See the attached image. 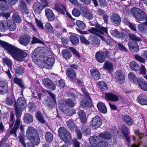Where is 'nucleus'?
I'll return each instance as SVG.
<instances>
[{"instance_id":"1","label":"nucleus","mask_w":147,"mask_h":147,"mask_svg":"<svg viewBox=\"0 0 147 147\" xmlns=\"http://www.w3.org/2000/svg\"><path fill=\"white\" fill-rule=\"evenodd\" d=\"M0 45L3 47L14 59L18 61H22L27 55V53L25 51L1 40Z\"/></svg>"},{"instance_id":"2","label":"nucleus","mask_w":147,"mask_h":147,"mask_svg":"<svg viewBox=\"0 0 147 147\" xmlns=\"http://www.w3.org/2000/svg\"><path fill=\"white\" fill-rule=\"evenodd\" d=\"M43 52L42 50L37 51V49H35L32 54L31 55L32 58L34 62L37 64L41 63L42 61L44 62L45 66L49 69H50L55 62V59L53 56L49 55L44 58L42 55L39 53Z\"/></svg>"},{"instance_id":"3","label":"nucleus","mask_w":147,"mask_h":147,"mask_svg":"<svg viewBox=\"0 0 147 147\" xmlns=\"http://www.w3.org/2000/svg\"><path fill=\"white\" fill-rule=\"evenodd\" d=\"M26 136L31 142V144L38 145L39 144L40 140L37 131L33 127H28L26 132Z\"/></svg>"},{"instance_id":"4","label":"nucleus","mask_w":147,"mask_h":147,"mask_svg":"<svg viewBox=\"0 0 147 147\" xmlns=\"http://www.w3.org/2000/svg\"><path fill=\"white\" fill-rule=\"evenodd\" d=\"M59 136L67 144H71L72 141L70 133L64 127H61L58 130Z\"/></svg>"},{"instance_id":"5","label":"nucleus","mask_w":147,"mask_h":147,"mask_svg":"<svg viewBox=\"0 0 147 147\" xmlns=\"http://www.w3.org/2000/svg\"><path fill=\"white\" fill-rule=\"evenodd\" d=\"M102 121L101 118L98 116L94 117L90 122V125L94 129L100 127L102 124Z\"/></svg>"},{"instance_id":"6","label":"nucleus","mask_w":147,"mask_h":147,"mask_svg":"<svg viewBox=\"0 0 147 147\" xmlns=\"http://www.w3.org/2000/svg\"><path fill=\"white\" fill-rule=\"evenodd\" d=\"M30 39L31 37L29 35H24L19 37V42L21 45L26 46L29 43Z\"/></svg>"},{"instance_id":"7","label":"nucleus","mask_w":147,"mask_h":147,"mask_svg":"<svg viewBox=\"0 0 147 147\" xmlns=\"http://www.w3.org/2000/svg\"><path fill=\"white\" fill-rule=\"evenodd\" d=\"M43 84L47 88L51 90H54L55 88V85L50 79L47 78H45L42 80Z\"/></svg>"},{"instance_id":"8","label":"nucleus","mask_w":147,"mask_h":147,"mask_svg":"<svg viewBox=\"0 0 147 147\" xmlns=\"http://www.w3.org/2000/svg\"><path fill=\"white\" fill-rule=\"evenodd\" d=\"M129 49L134 53H136L139 51V46L137 43L134 41H130L128 42Z\"/></svg>"},{"instance_id":"9","label":"nucleus","mask_w":147,"mask_h":147,"mask_svg":"<svg viewBox=\"0 0 147 147\" xmlns=\"http://www.w3.org/2000/svg\"><path fill=\"white\" fill-rule=\"evenodd\" d=\"M88 99L84 98L80 102L81 107L83 109H86L92 107V100L89 101Z\"/></svg>"},{"instance_id":"10","label":"nucleus","mask_w":147,"mask_h":147,"mask_svg":"<svg viewBox=\"0 0 147 147\" xmlns=\"http://www.w3.org/2000/svg\"><path fill=\"white\" fill-rule=\"evenodd\" d=\"M110 19L111 22L115 26H118L120 24L121 19L118 14L115 13L113 14Z\"/></svg>"},{"instance_id":"11","label":"nucleus","mask_w":147,"mask_h":147,"mask_svg":"<svg viewBox=\"0 0 147 147\" xmlns=\"http://www.w3.org/2000/svg\"><path fill=\"white\" fill-rule=\"evenodd\" d=\"M115 76L116 79L121 84L124 82L125 76L121 70L117 71L115 73Z\"/></svg>"},{"instance_id":"12","label":"nucleus","mask_w":147,"mask_h":147,"mask_svg":"<svg viewBox=\"0 0 147 147\" xmlns=\"http://www.w3.org/2000/svg\"><path fill=\"white\" fill-rule=\"evenodd\" d=\"M134 58L136 59L142 63H145V60H147V51H144L142 55V57L139 56L137 54L134 55Z\"/></svg>"},{"instance_id":"13","label":"nucleus","mask_w":147,"mask_h":147,"mask_svg":"<svg viewBox=\"0 0 147 147\" xmlns=\"http://www.w3.org/2000/svg\"><path fill=\"white\" fill-rule=\"evenodd\" d=\"M104 53L102 51H98L95 54V57L97 61L100 63L104 62L105 60V57L104 56Z\"/></svg>"},{"instance_id":"14","label":"nucleus","mask_w":147,"mask_h":147,"mask_svg":"<svg viewBox=\"0 0 147 147\" xmlns=\"http://www.w3.org/2000/svg\"><path fill=\"white\" fill-rule=\"evenodd\" d=\"M8 86L7 83L0 81V94H3L8 91Z\"/></svg>"},{"instance_id":"15","label":"nucleus","mask_w":147,"mask_h":147,"mask_svg":"<svg viewBox=\"0 0 147 147\" xmlns=\"http://www.w3.org/2000/svg\"><path fill=\"white\" fill-rule=\"evenodd\" d=\"M33 8L35 13L36 14H39L44 8L40 3L36 2L34 4Z\"/></svg>"},{"instance_id":"16","label":"nucleus","mask_w":147,"mask_h":147,"mask_svg":"<svg viewBox=\"0 0 147 147\" xmlns=\"http://www.w3.org/2000/svg\"><path fill=\"white\" fill-rule=\"evenodd\" d=\"M17 102L18 106L20 108L23 109V110L26 109L27 103L26 100L24 97H19L18 99Z\"/></svg>"},{"instance_id":"17","label":"nucleus","mask_w":147,"mask_h":147,"mask_svg":"<svg viewBox=\"0 0 147 147\" xmlns=\"http://www.w3.org/2000/svg\"><path fill=\"white\" fill-rule=\"evenodd\" d=\"M137 80L138 85L141 89L144 91H147V82L142 79H138Z\"/></svg>"},{"instance_id":"18","label":"nucleus","mask_w":147,"mask_h":147,"mask_svg":"<svg viewBox=\"0 0 147 147\" xmlns=\"http://www.w3.org/2000/svg\"><path fill=\"white\" fill-rule=\"evenodd\" d=\"M139 102L142 105H147V96L145 94H141L138 97Z\"/></svg>"},{"instance_id":"19","label":"nucleus","mask_w":147,"mask_h":147,"mask_svg":"<svg viewBox=\"0 0 147 147\" xmlns=\"http://www.w3.org/2000/svg\"><path fill=\"white\" fill-rule=\"evenodd\" d=\"M45 13L48 20L50 21L53 20L55 16L53 11L47 8L45 9Z\"/></svg>"},{"instance_id":"20","label":"nucleus","mask_w":147,"mask_h":147,"mask_svg":"<svg viewBox=\"0 0 147 147\" xmlns=\"http://www.w3.org/2000/svg\"><path fill=\"white\" fill-rule=\"evenodd\" d=\"M91 76L94 80H98L100 78L99 71L95 69H92L90 70Z\"/></svg>"},{"instance_id":"21","label":"nucleus","mask_w":147,"mask_h":147,"mask_svg":"<svg viewBox=\"0 0 147 147\" xmlns=\"http://www.w3.org/2000/svg\"><path fill=\"white\" fill-rule=\"evenodd\" d=\"M79 118L80 119L81 122L83 124L86 123L87 121L86 115L84 110H80L78 112Z\"/></svg>"},{"instance_id":"22","label":"nucleus","mask_w":147,"mask_h":147,"mask_svg":"<svg viewBox=\"0 0 147 147\" xmlns=\"http://www.w3.org/2000/svg\"><path fill=\"white\" fill-rule=\"evenodd\" d=\"M122 132L124 137L126 138V140L128 142H130V138L128 134L129 132L127 127L125 125L122 126Z\"/></svg>"},{"instance_id":"23","label":"nucleus","mask_w":147,"mask_h":147,"mask_svg":"<svg viewBox=\"0 0 147 147\" xmlns=\"http://www.w3.org/2000/svg\"><path fill=\"white\" fill-rule=\"evenodd\" d=\"M106 98L108 100L117 102L119 100V98L116 95L110 92L105 94Z\"/></svg>"},{"instance_id":"24","label":"nucleus","mask_w":147,"mask_h":147,"mask_svg":"<svg viewBox=\"0 0 147 147\" xmlns=\"http://www.w3.org/2000/svg\"><path fill=\"white\" fill-rule=\"evenodd\" d=\"M89 141L90 143L93 144L96 147H97V144L100 140L99 137L95 136H91L89 138Z\"/></svg>"},{"instance_id":"25","label":"nucleus","mask_w":147,"mask_h":147,"mask_svg":"<svg viewBox=\"0 0 147 147\" xmlns=\"http://www.w3.org/2000/svg\"><path fill=\"white\" fill-rule=\"evenodd\" d=\"M97 107L98 110L101 113H106L107 112L106 107L104 103L101 102H99L97 104Z\"/></svg>"},{"instance_id":"26","label":"nucleus","mask_w":147,"mask_h":147,"mask_svg":"<svg viewBox=\"0 0 147 147\" xmlns=\"http://www.w3.org/2000/svg\"><path fill=\"white\" fill-rule=\"evenodd\" d=\"M106 42L107 45H109L111 47L113 48H114L117 45L116 43H117L109 36L107 37Z\"/></svg>"},{"instance_id":"27","label":"nucleus","mask_w":147,"mask_h":147,"mask_svg":"<svg viewBox=\"0 0 147 147\" xmlns=\"http://www.w3.org/2000/svg\"><path fill=\"white\" fill-rule=\"evenodd\" d=\"M23 120L25 123H30L33 121V118L31 114L26 113L24 116Z\"/></svg>"},{"instance_id":"28","label":"nucleus","mask_w":147,"mask_h":147,"mask_svg":"<svg viewBox=\"0 0 147 147\" xmlns=\"http://www.w3.org/2000/svg\"><path fill=\"white\" fill-rule=\"evenodd\" d=\"M111 34L113 36L117 37L118 38H123V35L126 36L127 34H123V33H120L118 30L115 29L114 30L111 31Z\"/></svg>"},{"instance_id":"29","label":"nucleus","mask_w":147,"mask_h":147,"mask_svg":"<svg viewBox=\"0 0 147 147\" xmlns=\"http://www.w3.org/2000/svg\"><path fill=\"white\" fill-rule=\"evenodd\" d=\"M99 136L100 137L106 140H110L112 138V134L108 132L100 133Z\"/></svg>"},{"instance_id":"30","label":"nucleus","mask_w":147,"mask_h":147,"mask_svg":"<svg viewBox=\"0 0 147 147\" xmlns=\"http://www.w3.org/2000/svg\"><path fill=\"white\" fill-rule=\"evenodd\" d=\"M105 69H106L109 72H111L113 70V64L110 62L106 61L103 67Z\"/></svg>"},{"instance_id":"31","label":"nucleus","mask_w":147,"mask_h":147,"mask_svg":"<svg viewBox=\"0 0 147 147\" xmlns=\"http://www.w3.org/2000/svg\"><path fill=\"white\" fill-rule=\"evenodd\" d=\"M14 105L15 106V110L17 118H20L21 116L22 110L23 109L18 106L16 102L15 103Z\"/></svg>"},{"instance_id":"32","label":"nucleus","mask_w":147,"mask_h":147,"mask_svg":"<svg viewBox=\"0 0 147 147\" xmlns=\"http://www.w3.org/2000/svg\"><path fill=\"white\" fill-rule=\"evenodd\" d=\"M55 9L63 14H64L65 13V12H66V8L63 5L59 6L55 5Z\"/></svg>"},{"instance_id":"33","label":"nucleus","mask_w":147,"mask_h":147,"mask_svg":"<svg viewBox=\"0 0 147 147\" xmlns=\"http://www.w3.org/2000/svg\"><path fill=\"white\" fill-rule=\"evenodd\" d=\"M123 119L124 122L128 125H132L133 121L131 117L127 115H123Z\"/></svg>"},{"instance_id":"34","label":"nucleus","mask_w":147,"mask_h":147,"mask_svg":"<svg viewBox=\"0 0 147 147\" xmlns=\"http://www.w3.org/2000/svg\"><path fill=\"white\" fill-rule=\"evenodd\" d=\"M7 27L11 31L14 30L16 29V26L15 22L12 20H9L7 23Z\"/></svg>"},{"instance_id":"35","label":"nucleus","mask_w":147,"mask_h":147,"mask_svg":"<svg viewBox=\"0 0 147 147\" xmlns=\"http://www.w3.org/2000/svg\"><path fill=\"white\" fill-rule=\"evenodd\" d=\"M7 23L5 20L0 21V31L3 32L5 31L7 29Z\"/></svg>"},{"instance_id":"36","label":"nucleus","mask_w":147,"mask_h":147,"mask_svg":"<svg viewBox=\"0 0 147 147\" xmlns=\"http://www.w3.org/2000/svg\"><path fill=\"white\" fill-rule=\"evenodd\" d=\"M130 66L131 68L134 71H138L140 69V67L138 64L134 61L130 62Z\"/></svg>"},{"instance_id":"37","label":"nucleus","mask_w":147,"mask_h":147,"mask_svg":"<svg viewBox=\"0 0 147 147\" xmlns=\"http://www.w3.org/2000/svg\"><path fill=\"white\" fill-rule=\"evenodd\" d=\"M3 61L4 63L6 64L9 68L10 69L11 71L12 69V61L9 58H3Z\"/></svg>"},{"instance_id":"38","label":"nucleus","mask_w":147,"mask_h":147,"mask_svg":"<svg viewBox=\"0 0 147 147\" xmlns=\"http://www.w3.org/2000/svg\"><path fill=\"white\" fill-rule=\"evenodd\" d=\"M147 18L146 14L145 12L142 10L141 12L136 17L139 21H143L144 20L146 19Z\"/></svg>"},{"instance_id":"39","label":"nucleus","mask_w":147,"mask_h":147,"mask_svg":"<svg viewBox=\"0 0 147 147\" xmlns=\"http://www.w3.org/2000/svg\"><path fill=\"white\" fill-rule=\"evenodd\" d=\"M129 38L131 40L137 42H140L142 39L139 37L137 36L135 34L133 33H130L128 34Z\"/></svg>"},{"instance_id":"40","label":"nucleus","mask_w":147,"mask_h":147,"mask_svg":"<svg viewBox=\"0 0 147 147\" xmlns=\"http://www.w3.org/2000/svg\"><path fill=\"white\" fill-rule=\"evenodd\" d=\"M129 38L131 40L137 42H140L142 39L139 37L137 36L135 34L133 33H130L128 34Z\"/></svg>"},{"instance_id":"41","label":"nucleus","mask_w":147,"mask_h":147,"mask_svg":"<svg viewBox=\"0 0 147 147\" xmlns=\"http://www.w3.org/2000/svg\"><path fill=\"white\" fill-rule=\"evenodd\" d=\"M62 53L63 57L66 59L70 58L72 56L70 52L66 49L63 50L62 52Z\"/></svg>"},{"instance_id":"42","label":"nucleus","mask_w":147,"mask_h":147,"mask_svg":"<svg viewBox=\"0 0 147 147\" xmlns=\"http://www.w3.org/2000/svg\"><path fill=\"white\" fill-rule=\"evenodd\" d=\"M66 74L69 79L73 81V80L74 77V71L71 68L68 69L66 71Z\"/></svg>"},{"instance_id":"43","label":"nucleus","mask_w":147,"mask_h":147,"mask_svg":"<svg viewBox=\"0 0 147 147\" xmlns=\"http://www.w3.org/2000/svg\"><path fill=\"white\" fill-rule=\"evenodd\" d=\"M74 130L76 133L78 139H80L82 137V134L81 130L80 129L79 127H78L74 125Z\"/></svg>"},{"instance_id":"44","label":"nucleus","mask_w":147,"mask_h":147,"mask_svg":"<svg viewBox=\"0 0 147 147\" xmlns=\"http://www.w3.org/2000/svg\"><path fill=\"white\" fill-rule=\"evenodd\" d=\"M45 30L47 33H52L53 32V27L50 23H47L45 24Z\"/></svg>"},{"instance_id":"45","label":"nucleus","mask_w":147,"mask_h":147,"mask_svg":"<svg viewBox=\"0 0 147 147\" xmlns=\"http://www.w3.org/2000/svg\"><path fill=\"white\" fill-rule=\"evenodd\" d=\"M142 10L139 8L133 7L132 9L131 12V13L136 17L140 12H141Z\"/></svg>"},{"instance_id":"46","label":"nucleus","mask_w":147,"mask_h":147,"mask_svg":"<svg viewBox=\"0 0 147 147\" xmlns=\"http://www.w3.org/2000/svg\"><path fill=\"white\" fill-rule=\"evenodd\" d=\"M14 82L19 85L21 88H23L24 85L22 81L19 78H15L13 79Z\"/></svg>"},{"instance_id":"47","label":"nucleus","mask_w":147,"mask_h":147,"mask_svg":"<svg viewBox=\"0 0 147 147\" xmlns=\"http://www.w3.org/2000/svg\"><path fill=\"white\" fill-rule=\"evenodd\" d=\"M46 140L48 142H51L53 140V136L51 132H47L45 135Z\"/></svg>"},{"instance_id":"48","label":"nucleus","mask_w":147,"mask_h":147,"mask_svg":"<svg viewBox=\"0 0 147 147\" xmlns=\"http://www.w3.org/2000/svg\"><path fill=\"white\" fill-rule=\"evenodd\" d=\"M10 120L9 121V127H11L13 126L14 124L15 119L14 114L12 112L10 113Z\"/></svg>"},{"instance_id":"49","label":"nucleus","mask_w":147,"mask_h":147,"mask_svg":"<svg viewBox=\"0 0 147 147\" xmlns=\"http://www.w3.org/2000/svg\"><path fill=\"white\" fill-rule=\"evenodd\" d=\"M76 24L81 29L84 30L86 28L85 25L82 21L77 20L76 22Z\"/></svg>"},{"instance_id":"50","label":"nucleus","mask_w":147,"mask_h":147,"mask_svg":"<svg viewBox=\"0 0 147 147\" xmlns=\"http://www.w3.org/2000/svg\"><path fill=\"white\" fill-rule=\"evenodd\" d=\"M36 117L38 120L41 123H44L45 120L42 116L40 112H38L36 114Z\"/></svg>"},{"instance_id":"51","label":"nucleus","mask_w":147,"mask_h":147,"mask_svg":"<svg viewBox=\"0 0 147 147\" xmlns=\"http://www.w3.org/2000/svg\"><path fill=\"white\" fill-rule=\"evenodd\" d=\"M20 7L21 9L22 10L23 12H24L27 13L26 12V11L27 9V7L26 5L24 2L22 0H20Z\"/></svg>"},{"instance_id":"52","label":"nucleus","mask_w":147,"mask_h":147,"mask_svg":"<svg viewBox=\"0 0 147 147\" xmlns=\"http://www.w3.org/2000/svg\"><path fill=\"white\" fill-rule=\"evenodd\" d=\"M82 15L83 16L89 20H92L93 18L92 14L89 11L87 12H86L84 13H83Z\"/></svg>"},{"instance_id":"53","label":"nucleus","mask_w":147,"mask_h":147,"mask_svg":"<svg viewBox=\"0 0 147 147\" xmlns=\"http://www.w3.org/2000/svg\"><path fill=\"white\" fill-rule=\"evenodd\" d=\"M108 28L107 27H105L103 26H101L98 29V32L102 34H104L105 33L108 34Z\"/></svg>"},{"instance_id":"54","label":"nucleus","mask_w":147,"mask_h":147,"mask_svg":"<svg viewBox=\"0 0 147 147\" xmlns=\"http://www.w3.org/2000/svg\"><path fill=\"white\" fill-rule=\"evenodd\" d=\"M16 74H22L24 72V68L21 66H17L16 69Z\"/></svg>"},{"instance_id":"55","label":"nucleus","mask_w":147,"mask_h":147,"mask_svg":"<svg viewBox=\"0 0 147 147\" xmlns=\"http://www.w3.org/2000/svg\"><path fill=\"white\" fill-rule=\"evenodd\" d=\"M125 23L127 25L131 30L134 31H136V26L135 24H132L128 21H125Z\"/></svg>"},{"instance_id":"56","label":"nucleus","mask_w":147,"mask_h":147,"mask_svg":"<svg viewBox=\"0 0 147 147\" xmlns=\"http://www.w3.org/2000/svg\"><path fill=\"white\" fill-rule=\"evenodd\" d=\"M108 146L107 142L105 141H101L97 144V147H107Z\"/></svg>"},{"instance_id":"57","label":"nucleus","mask_w":147,"mask_h":147,"mask_svg":"<svg viewBox=\"0 0 147 147\" xmlns=\"http://www.w3.org/2000/svg\"><path fill=\"white\" fill-rule=\"evenodd\" d=\"M12 18L13 20L17 23H20L21 22V19L19 16L17 14L14 13L13 14Z\"/></svg>"},{"instance_id":"58","label":"nucleus","mask_w":147,"mask_h":147,"mask_svg":"<svg viewBox=\"0 0 147 147\" xmlns=\"http://www.w3.org/2000/svg\"><path fill=\"white\" fill-rule=\"evenodd\" d=\"M67 124L69 128L71 131L74 130V122L72 119H69L67 121Z\"/></svg>"},{"instance_id":"59","label":"nucleus","mask_w":147,"mask_h":147,"mask_svg":"<svg viewBox=\"0 0 147 147\" xmlns=\"http://www.w3.org/2000/svg\"><path fill=\"white\" fill-rule=\"evenodd\" d=\"M117 46L119 49L120 50L125 52H128L127 49L121 43H118Z\"/></svg>"},{"instance_id":"60","label":"nucleus","mask_w":147,"mask_h":147,"mask_svg":"<svg viewBox=\"0 0 147 147\" xmlns=\"http://www.w3.org/2000/svg\"><path fill=\"white\" fill-rule=\"evenodd\" d=\"M99 85L100 88L102 90H105L107 89V86L104 82H100Z\"/></svg>"},{"instance_id":"61","label":"nucleus","mask_w":147,"mask_h":147,"mask_svg":"<svg viewBox=\"0 0 147 147\" xmlns=\"http://www.w3.org/2000/svg\"><path fill=\"white\" fill-rule=\"evenodd\" d=\"M13 98L11 97H7L5 101L6 104L9 105H12L13 103Z\"/></svg>"},{"instance_id":"62","label":"nucleus","mask_w":147,"mask_h":147,"mask_svg":"<svg viewBox=\"0 0 147 147\" xmlns=\"http://www.w3.org/2000/svg\"><path fill=\"white\" fill-rule=\"evenodd\" d=\"M24 135L23 133H20V136H19V140L21 143L25 146H26V144L24 142Z\"/></svg>"},{"instance_id":"63","label":"nucleus","mask_w":147,"mask_h":147,"mask_svg":"<svg viewBox=\"0 0 147 147\" xmlns=\"http://www.w3.org/2000/svg\"><path fill=\"white\" fill-rule=\"evenodd\" d=\"M80 38L81 41L84 44L88 45L90 43L89 41L88 40L86 39L84 36H80Z\"/></svg>"},{"instance_id":"64","label":"nucleus","mask_w":147,"mask_h":147,"mask_svg":"<svg viewBox=\"0 0 147 147\" xmlns=\"http://www.w3.org/2000/svg\"><path fill=\"white\" fill-rule=\"evenodd\" d=\"M82 131L83 134L85 135H87L89 134L90 132V130L89 128L86 127H83L82 128Z\"/></svg>"}]
</instances>
